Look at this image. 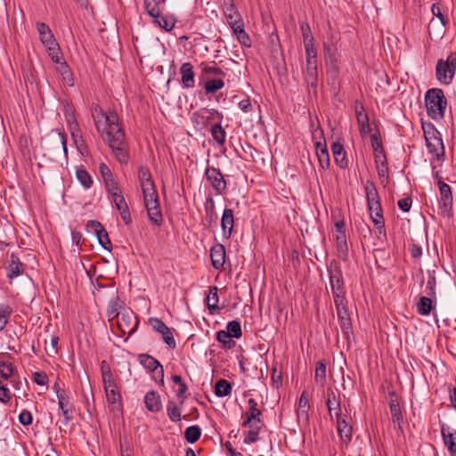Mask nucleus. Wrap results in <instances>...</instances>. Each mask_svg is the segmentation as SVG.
<instances>
[{
    "mask_svg": "<svg viewBox=\"0 0 456 456\" xmlns=\"http://www.w3.org/2000/svg\"><path fill=\"white\" fill-rule=\"evenodd\" d=\"M456 70V53H451L446 61L439 60L436 64L437 79L448 85L452 82Z\"/></svg>",
    "mask_w": 456,
    "mask_h": 456,
    "instance_id": "6",
    "label": "nucleus"
},
{
    "mask_svg": "<svg viewBox=\"0 0 456 456\" xmlns=\"http://www.w3.org/2000/svg\"><path fill=\"white\" fill-rule=\"evenodd\" d=\"M355 115L359 130L361 134H366L371 132V128L369 123V117L365 113L363 105L361 102L355 103Z\"/></svg>",
    "mask_w": 456,
    "mask_h": 456,
    "instance_id": "19",
    "label": "nucleus"
},
{
    "mask_svg": "<svg viewBox=\"0 0 456 456\" xmlns=\"http://www.w3.org/2000/svg\"><path fill=\"white\" fill-rule=\"evenodd\" d=\"M424 134L428 152L437 160L442 159L444 156V147L440 132L435 127H430L428 130H425Z\"/></svg>",
    "mask_w": 456,
    "mask_h": 456,
    "instance_id": "5",
    "label": "nucleus"
},
{
    "mask_svg": "<svg viewBox=\"0 0 456 456\" xmlns=\"http://www.w3.org/2000/svg\"><path fill=\"white\" fill-rule=\"evenodd\" d=\"M76 175L80 183L84 188L88 189L93 184V180L88 172L83 168H78L76 172Z\"/></svg>",
    "mask_w": 456,
    "mask_h": 456,
    "instance_id": "43",
    "label": "nucleus"
},
{
    "mask_svg": "<svg viewBox=\"0 0 456 456\" xmlns=\"http://www.w3.org/2000/svg\"><path fill=\"white\" fill-rule=\"evenodd\" d=\"M224 13L230 27L233 28L242 25L243 20L235 7L234 0H224Z\"/></svg>",
    "mask_w": 456,
    "mask_h": 456,
    "instance_id": "13",
    "label": "nucleus"
},
{
    "mask_svg": "<svg viewBox=\"0 0 456 456\" xmlns=\"http://www.w3.org/2000/svg\"><path fill=\"white\" fill-rule=\"evenodd\" d=\"M19 420L23 426H28L32 423V415L28 411H22L19 415Z\"/></svg>",
    "mask_w": 456,
    "mask_h": 456,
    "instance_id": "64",
    "label": "nucleus"
},
{
    "mask_svg": "<svg viewBox=\"0 0 456 456\" xmlns=\"http://www.w3.org/2000/svg\"><path fill=\"white\" fill-rule=\"evenodd\" d=\"M149 323L151 326V328L159 333L165 331L166 329L168 328L163 321L155 317L150 318Z\"/></svg>",
    "mask_w": 456,
    "mask_h": 456,
    "instance_id": "59",
    "label": "nucleus"
},
{
    "mask_svg": "<svg viewBox=\"0 0 456 456\" xmlns=\"http://www.w3.org/2000/svg\"><path fill=\"white\" fill-rule=\"evenodd\" d=\"M432 309V300L427 297H420L417 304V311L420 315H428Z\"/></svg>",
    "mask_w": 456,
    "mask_h": 456,
    "instance_id": "40",
    "label": "nucleus"
},
{
    "mask_svg": "<svg viewBox=\"0 0 456 456\" xmlns=\"http://www.w3.org/2000/svg\"><path fill=\"white\" fill-rule=\"evenodd\" d=\"M314 380L322 387H324L326 385V364L322 361H318L316 362Z\"/></svg>",
    "mask_w": 456,
    "mask_h": 456,
    "instance_id": "31",
    "label": "nucleus"
},
{
    "mask_svg": "<svg viewBox=\"0 0 456 456\" xmlns=\"http://www.w3.org/2000/svg\"><path fill=\"white\" fill-rule=\"evenodd\" d=\"M139 325L135 314L131 310H125L117 319V326L123 334H133Z\"/></svg>",
    "mask_w": 456,
    "mask_h": 456,
    "instance_id": "7",
    "label": "nucleus"
},
{
    "mask_svg": "<svg viewBox=\"0 0 456 456\" xmlns=\"http://www.w3.org/2000/svg\"><path fill=\"white\" fill-rule=\"evenodd\" d=\"M12 314V309L8 305H1L0 306V331L3 330L6 324L8 323V320L10 315Z\"/></svg>",
    "mask_w": 456,
    "mask_h": 456,
    "instance_id": "50",
    "label": "nucleus"
},
{
    "mask_svg": "<svg viewBox=\"0 0 456 456\" xmlns=\"http://www.w3.org/2000/svg\"><path fill=\"white\" fill-rule=\"evenodd\" d=\"M232 384L226 379H219L215 385V394L218 397H224L232 393Z\"/></svg>",
    "mask_w": 456,
    "mask_h": 456,
    "instance_id": "32",
    "label": "nucleus"
},
{
    "mask_svg": "<svg viewBox=\"0 0 456 456\" xmlns=\"http://www.w3.org/2000/svg\"><path fill=\"white\" fill-rule=\"evenodd\" d=\"M332 398L329 395L327 400H326V404H327V407H328V410H329V413L331 417V419H333V415H332V412L333 411L336 412H339L341 414V406H340V402L339 400H338L336 398V395L335 394L332 392Z\"/></svg>",
    "mask_w": 456,
    "mask_h": 456,
    "instance_id": "45",
    "label": "nucleus"
},
{
    "mask_svg": "<svg viewBox=\"0 0 456 456\" xmlns=\"http://www.w3.org/2000/svg\"><path fill=\"white\" fill-rule=\"evenodd\" d=\"M87 229H90L96 235L99 243L108 251L112 248V244L109 239V235L104 227L98 221L91 220L86 224Z\"/></svg>",
    "mask_w": 456,
    "mask_h": 456,
    "instance_id": "11",
    "label": "nucleus"
},
{
    "mask_svg": "<svg viewBox=\"0 0 456 456\" xmlns=\"http://www.w3.org/2000/svg\"><path fill=\"white\" fill-rule=\"evenodd\" d=\"M425 105L431 118L435 120L444 118L447 102L443 90L439 88L428 89L425 94Z\"/></svg>",
    "mask_w": 456,
    "mask_h": 456,
    "instance_id": "4",
    "label": "nucleus"
},
{
    "mask_svg": "<svg viewBox=\"0 0 456 456\" xmlns=\"http://www.w3.org/2000/svg\"><path fill=\"white\" fill-rule=\"evenodd\" d=\"M14 368L12 363L0 361V376L4 379H8L13 375Z\"/></svg>",
    "mask_w": 456,
    "mask_h": 456,
    "instance_id": "53",
    "label": "nucleus"
},
{
    "mask_svg": "<svg viewBox=\"0 0 456 456\" xmlns=\"http://www.w3.org/2000/svg\"><path fill=\"white\" fill-rule=\"evenodd\" d=\"M201 435V430L199 426H191L185 429L184 437L190 444L197 442Z\"/></svg>",
    "mask_w": 456,
    "mask_h": 456,
    "instance_id": "41",
    "label": "nucleus"
},
{
    "mask_svg": "<svg viewBox=\"0 0 456 456\" xmlns=\"http://www.w3.org/2000/svg\"><path fill=\"white\" fill-rule=\"evenodd\" d=\"M104 390H105L107 401L109 403H111V404L118 403L119 404V402L121 400V395H120L117 387H111V388H107Z\"/></svg>",
    "mask_w": 456,
    "mask_h": 456,
    "instance_id": "47",
    "label": "nucleus"
},
{
    "mask_svg": "<svg viewBox=\"0 0 456 456\" xmlns=\"http://www.w3.org/2000/svg\"><path fill=\"white\" fill-rule=\"evenodd\" d=\"M371 220L383 219L382 208L379 200L368 203Z\"/></svg>",
    "mask_w": 456,
    "mask_h": 456,
    "instance_id": "44",
    "label": "nucleus"
},
{
    "mask_svg": "<svg viewBox=\"0 0 456 456\" xmlns=\"http://www.w3.org/2000/svg\"><path fill=\"white\" fill-rule=\"evenodd\" d=\"M145 407L148 411L158 412L162 409L160 395L156 391H150L144 396Z\"/></svg>",
    "mask_w": 456,
    "mask_h": 456,
    "instance_id": "22",
    "label": "nucleus"
},
{
    "mask_svg": "<svg viewBox=\"0 0 456 456\" xmlns=\"http://www.w3.org/2000/svg\"><path fill=\"white\" fill-rule=\"evenodd\" d=\"M199 116L202 119L204 126H208L211 120L216 118H217L218 121L223 119V114L214 109H203L200 111Z\"/></svg>",
    "mask_w": 456,
    "mask_h": 456,
    "instance_id": "28",
    "label": "nucleus"
},
{
    "mask_svg": "<svg viewBox=\"0 0 456 456\" xmlns=\"http://www.w3.org/2000/svg\"><path fill=\"white\" fill-rule=\"evenodd\" d=\"M205 176L210 183L212 188L216 191V194L223 195L225 192L227 183L220 169L214 167H208L206 168Z\"/></svg>",
    "mask_w": 456,
    "mask_h": 456,
    "instance_id": "8",
    "label": "nucleus"
},
{
    "mask_svg": "<svg viewBox=\"0 0 456 456\" xmlns=\"http://www.w3.org/2000/svg\"><path fill=\"white\" fill-rule=\"evenodd\" d=\"M304 47L305 51L306 60L317 61V50L314 45V42H305L304 43Z\"/></svg>",
    "mask_w": 456,
    "mask_h": 456,
    "instance_id": "54",
    "label": "nucleus"
},
{
    "mask_svg": "<svg viewBox=\"0 0 456 456\" xmlns=\"http://www.w3.org/2000/svg\"><path fill=\"white\" fill-rule=\"evenodd\" d=\"M213 139L219 145H224L226 138V132L221 126V121L214 124L210 129Z\"/></svg>",
    "mask_w": 456,
    "mask_h": 456,
    "instance_id": "33",
    "label": "nucleus"
},
{
    "mask_svg": "<svg viewBox=\"0 0 456 456\" xmlns=\"http://www.w3.org/2000/svg\"><path fill=\"white\" fill-rule=\"evenodd\" d=\"M436 178H437V184L440 192V208L443 213L449 215L452 208V194L451 187L441 180L438 172L435 173Z\"/></svg>",
    "mask_w": 456,
    "mask_h": 456,
    "instance_id": "9",
    "label": "nucleus"
},
{
    "mask_svg": "<svg viewBox=\"0 0 456 456\" xmlns=\"http://www.w3.org/2000/svg\"><path fill=\"white\" fill-rule=\"evenodd\" d=\"M36 26L39 33L40 41L45 46L53 45V43L56 42V39L48 25L45 22H37Z\"/></svg>",
    "mask_w": 456,
    "mask_h": 456,
    "instance_id": "25",
    "label": "nucleus"
},
{
    "mask_svg": "<svg viewBox=\"0 0 456 456\" xmlns=\"http://www.w3.org/2000/svg\"><path fill=\"white\" fill-rule=\"evenodd\" d=\"M301 31L304 39V43L305 42H314V38L312 35L311 28L307 23H303L301 25Z\"/></svg>",
    "mask_w": 456,
    "mask_h": 456,
    "instance_id": "61",
    "label": "nucleus"
},
{
    "mask_svg": "<svg viewBox=\"0 0 456 456\" xmlns=\"http://www.w3.org/2000/svg\"><path fill=\"white\" fill-rule=\"evenodd\" d=\"M331 151L336 164L338 165L340 168H346L348 166V160L343 145L338 142H333L331 145Z\"/></svg>",
    "mask_w": 456,
    "mask_h": 456,
    "instance_id": "23",
    "label": "nucleus"
},
{
    "mask_svg": "<svg viewBox=\"0 0 456 456\" xmlns=\"http://www.w3.org/2000/svg\"><path fill=\"white\" fill-rule=\"evenodd\" d=\"M140 363L149 371H156L158 370V376L160 378L161 384L164 383V370L160 362L155 359L153 356L150 354H140L139 355Z\"/></svg>",
    "mask_w": 456,
    "mask_h": 456,
    "instance_id": "14",
    "label": "nucleus"
},
{
    "mask_svg": "<svg viewBox=\"0 0 456 456\" xmlns=\"http://www.w3.org/2000/svg\"><path fill=\"white\" fill-rule=\"evenodd\" d=\"M234 227L233 210L232 208H224L221 218V228L223 237L226 240L230 239Z\"/></svg>",
    "mask_w": 456,
    "mask_h": 456,
    "instance_id": "16",
    "label": "nucleus"
},
{
    "mask_svg": "<svg viewBox=\"0 0 456 456\" xmlns=\"http://www.w3.org/2000/svg\"><path fill=\"white\" fill-rule=\"evenodd\" d=\"M206 212V220L210 225L216 219V205L212 197H208L204 204Z\"/></svg>",
    "mask_w": 456,
    "mask_h": 456,
    "instance_id": "36",
    "label": "nucleus"
},
{
    "mask_svg": "<svg viewBox=\"0 0 456 456\" xmlns=\"http://www.w3.org/2000/svg\"><path fill=\"white\" fill-rule=\"evenodd\" d=\"M183 400H180V403L170 400L167 404V416L173 422H178L182 418V406L183 404Z\"/></svg>",
    "mask_w": 456,
    "mask_h": 456,
    "instance_id": "26",
    "label": "nucleus"
},
{
    "mask_svg": "<svg viewBox=\"0 0 456 456\" xmlns=\"http://www.w3.org/2000/svg\"><path fill=\"white\" fill-rule=\"evenodd\" d=\"M45 47L47 49L48 54L51 57L52 61L57 64H59V66H61V63L63 62L64 61L62 58L61 50L60 45L57 43V41L53 43V45H45Z\"/></svg>",
    "mask_w": 456,
    "mask_h": 456,
    "instance_id": "35",
    "label": "nucleus"
},
{
    "mask_svg": "<svg viewBox=\"0 0 456 456\" xmlns=\"http://www.w3.org/2000/svg\"><path fill=\"white\" fill-rule=\"evenodd\" d=\"M389 408L392 415V420L394 423H397L398 428H402L403 413L399 404L397 395L395 391L388 393Z\"/></svg>",
    "mask_w": 456,
    "mask_h": 456,
    "instance_id": "17",
    "label": "nucleus"
},
{
    "mask_svg": "<svg viewBox=\"0 0 456 456\" xmlns=\"http://www.w3.org/2000/svg\"><path fill=\"white\" fill-rule=\"evenodd\" d=\"M24 272V265L20 261L19 256L12 253L10 256V264L8 265V274L10 279L18 277Z\"/></svg>",
    "mask_w": 456,
    "mask_h": 456,
    "instance_id": "24",
    "label": "nucleus"
},
{
    "mask_svg": "<svg viewBox=\"0 0 456 456\" xmlns=\"http://www.w3.org/2000/svg\"><path fill=\"white\" fill-rule=\"evenodd\" d=\"M57 397L59 407L62 411V415L64 416L66 422H68L73 418L71 406L69 402L65 401L64 392H58Z\"/></svg>",
    "mask_w": 456,
    "mask_h": 456,
    "instance_id": "30",
    "label": "nucleus"
},
{
    "mask_svg": "<svg viewBox=\"0 0 456 456\" xmlns=\"http://www.w3.org/2000/svg\"><path fill=\"white\" fill-rule=\"evenodd\" d=\"M164 342L172 349L176 346L175 340L173 336V332L170 328H167L165 331L160 332Z\"/></svg>",
    "mask_w": 456,
    "mask_h": 456,
    "instance_id": "58",
    "label": "nucleus"
},
{
    "mask_svg": "<svg viewBox=\"0 0 456 456\" xmlns=\"http://www.w3.org/2000/svg\"><path fill=\"white\" fill-rule=\"evenodd\" d=\"M332 294H333V299H334V304H335L336 308L339 307V306L346 305V291H342L341 293L335 292Z\"/></svg>",
    "mask_w": 456,
    "mask_h": 456,
    "instance_id": "62",
    "label": "nucleus"
},
{
    "mask_svg": "<svg viewBox=\"0 0 456 456\" xmlns=\"http://www.w3.org/2000/svg\"><path fill=\"white\" fill-rule=\"evenodd\" d=\"M272 384L274 387L279 388L282 385V374L277 370L276 366L272 367L271 375Z\"/></svg>",
    "mask_w": 456,
    "mask_h": 456,
    "instance_id": "60",
    "label": "nucleus"
},
{
    "mask_svg": "<svg viewBox=\"0 0 456 456\" xmlns=\"http://www.w3.org/2000/svg\"><path fill=\"white\" fill-rule=\"evenodd\" d=\"M224 86V82L222 79H209L206 81L204 88L207 94L216 93Z\"/></svg>",
    "mask_w": 456,
    "mask_h": 456,
    "instance_id": "46",
    "label": "nucleus"
},
{
    "mask_svg": "<svg viewBox=\"0 0 456 456\" xmlns=\"http://www.w3.org/2000/svg\"><path fill=\"white\" fill-rule=\"evenodd\" d=\"M216 340L223 345L225 349H232L235 346V341L232 339V336L226 330H219L216 332Z\"/></svg>",
    "mask_w": 456,
    "mask_h": 456,
    "instance_id": "38",
    "label": "nucleus"
},
{
    "mask_svg": "<svg viewBox=\"0 0 456 456\" xmlns=\"http://www.w3.org/2000/svg\"><path fill=\"white\" fill-rule=\"evenodd\" d=\"M210 257L215 269H220L225 263V248L222 244H216L211 248Z\"/></svg>",
    "mask_w": 456,
    "mask_h": 456,
    "instance_id": "21",
    "label": "nucleus"
},
{
    "mask_svg": "<svg viewBox=\"0 0 456 456\" xmlns=\"http://www.w3.org/2000/svg\"><path fill=\"white\" fill-rule=\"evenodd\" d=\"M320 166L322 169H327L330 167V156L327 149L318 150L316 153Z\"/></svg>",
    "mask_w": 456,
    "mask_h": 456,
    "instance_id": "55",
    "label": "nucleus"
},
{
    "mask_svg": "<svg viewBox=\"0 0 456 456\" xmlns=\"http://www.w3.org/2000/svg\"><path fill=\"white\" fill-rule=\"evenodd\" d=\"M57 69L61 74L64 80L67 81L68 85H73V77L70 72V69L66 61L61 63V66H58Z\"/></svg>",
    "mask_w": 456,
    "mask_h": 456,
    "instance_id": "51",
    "label": "nucleus"
},
{
    "mask_svg": "<svg viewBox=\"0 0 456 456\" xmlns=\"http://www.w3.org/2000/svg\"><path fill=\"white\" fill-rule=\"evenodd\" d=\"M144 5L150 16H151L153 19L159 18L160 12L157 3L154 1L145 0Z\"/></svg>",
    "mask_w": 456,
    "mask_h": 456,
    "instance_id": "52",
    "label": "nucleus"
},
{
    "mask_svg": "<svg viewBox=\"0 0 456 456\" xmlns=\"http://www.w3.org/2000/svg\"><path fill=\"white\" fill-rule=\"evenodd\" d=\"M34 381L40 386L46 385L48 381V377L44 371H37L33 375Z\"/></svg>",
    "mask_w": 456,
    "mask_h": 456,
    "instance_id": "63",
    "label": "nucleus"
},
{
    "mask_svg": "<svg viewBox=\"0 0 456 456\" xmlns=\"http://www.w3.org/2000/svg\"><path fill=\"white\" fill-rule=\"evenodd\" d=\"M154 22L157 23L161 28H164L167 31H170L175 26L174 19L161 16L160 14L159 19H154Z\"/></svg>",
    "mask_w": 456,
    "mask_h": 456,
    "instance_id": "49",
    "label": "nucleus"
},
{
    "mask_svg": "<svg viewBox=\"0 0 456 456\" xmlns=\"http://www.w3.org/2000/svg\"><path fill=\"white\" fill-rule=\"evenodd\" d=\"M367 204L370 202H374L375 200H379V197L377 191V189L373 183H370L365 187Z\"/></svg>",
    "mask_w": 456,
    "mask_h": 456,
    "instance_id": "57",
    "label": "nucleus"
},
{
    "mask_svg": "<svg viewBox=\"0 0 456 456\" xmlns=\"http://www.w3.org/2000/svg\"><path fill=\"white\" fill-rule=\"evenodd\" d=\"M337 431L342 443L346 446L352 439V426L349 425L346 416L336 412Z\"/></svg>",
    "mask_w": 456,
    "mask_h": 456,
    "instance_id": "12",
    "label": "nucleus"
},
{
    "mask_svg": "<svg viewBox=\"0 0 456 456\" xmlns=\"http://www.w3.org/2000/svg\"><path fill=\"white\" fill-rule=\"evenodd\" d=\"M232 30L241 45L250 46V38L244 29V24L240 26L238 25V27L233 28Z\"/></svg>",
    "mask_w": 456,
    "mask_h": 456,
    "instance_id": "42",
    "label": "nucleus"
},
{
    "mask_svg": "<svg viewBox=\"0 0 456 456\" xmlns=\"http://www.w3.org/2000/svg\"><path fill=\"white\" fill-rule=\"evenodd\" d=\"M92 117L97 131L112 150L117 160L120 163H127L129 154L126 150L125 133L118 123L117 113L114 111L105 113L99 105H95L92 108Z\"/></svg>",
    "mask_w": 456,
    "mask_h": 456,
    "instance_id": "1",
    "label": "nucleus"
},
{
    "mask_svg": "<svg viewBox=\"0 0 456 456\" xmlns=\"http://www.w3.org/2000/svg\"><path fill=\"white\" fill-rule=\"evenodd\" d=\"M120 307L121 305L118 297L110 299L107 308V316L110 320L118 319L120 316L121 313L118 312Z\"/></svg>",
    "mask_w": 456,
    "mask_h": 456,
    "instance_id": "37",
    "label": "nucleus"
},
{
    "mask_svg": "<svg viewBox=\"0 0 456 456\" xmlns=\"http://www.w3.org/2000/svg\"><path fill=\"white\" fill-rule=\"evenodd\" d=\"M207 305L211 314H214L219 310L218 307V294H217V288L212 287L209 289V294L207 297Z\"/></svg>",
    "mask_w": 456,
    "mask_h": 456,
    "instance_id": "34",
    "label": "nucleus"
},
{
    "mask_svg": "<svg viewBox=\"0 0 456 456\" xmlns=\"http://www.w3.org/2000/svg\"><path fill=\"white\" fill-rule=\"evenodd\" d=\"M305 81L306 84L316 91L318 85V63L317 61H305Z\"/></svg>",
    "mask_w": 456,
    "mask_h": 456,
    "instance_id": "15",
    "label": "nucleus"
},
{
    "mask_svg": "<svg viewBox=\"0 0 456 456\" xmlns=\"http://www.w3.org/2000/svg\"><path fill=\"white\" fill-rule=\"evenodd\" d=\"M373 139L375 142H373L372 146L374 150V159L377 165L378 174L380 177H387V162L382 143L376 137H373Z\"/></svg>",
    "mask_w": 456,
    "mask_h": 456,
    "instance_id": "10",
    "label": "nucleus"
},
{
    "mask_svg": "<svg viewBox=\"0 0 456 456\" xmlns=\"http://www.w3.org/2000/svg\"><path fill=\"white\" fill-rule=\"evenodd\" d=\"M181 82L184 88H192L195 86V74L190 62H184L180 68Z\"/></svg>",
    "mask_w": 456,
    "mask_h": 456,
    "instance_id": "20",
    "label": "nucleus"
},
{
    "mask_svg": "<svg viewBox=\"0 0 456 456\" xmlns=\"http://www.w3.org/2000/svg\"><path fill=\"white\" fill-rule=\"evenodd\" d=\"M441 434L444 445L447 447L451 456H456V431L452 432L450 427L441 425Z\"/></svg>",
    "mask_w": 456,
    "mask_h": 456,
    "instance_id": "18",
    "label": "nucleus"
},
{
    "mask_svg": "<svg viewBox=\"0 0 456 456\" xmlns=\"http://www.w3.org/2000/svg\"><path fill=\"white\" fill-rule=\"evenodd\" d=\"M227 332L232 338H240L242 335L240 323L238 321H231L227 324Z\"/></svg>",
    "mask_w": 456,
    "mask_h": 456,
    "instance_id": "48",
    "label": "nucleus"
},
{
    "mask_svg": "<svg viewBox=\"0 0 456 456\" xmlns=\"http://www.w3.org/2000/svg\"><path fill=\"white\" fill-rule=\"evenodd\" d=\"M339 321V326L342 331V334L344 338L349 341L352 335H353V327H352V322L350 317H342L341 319H338Z\"/></svg>",
    "mask_w": 456,
    "mask_h": 456,
    "instance_id": "39",
    "label": "nucleus"
},
{
    "mask_svg": "<svg viewBox=\"0 0 456 456\" xmlns=\"http://www.w3.org/2000/svg\"><path fill=\"white\" fill-rule=\"evenodd\" d=\"M105 188L108 191V192L111 195V198L116 197V195H118L121 193L120 188L118 184V183L112 178L109 179V181H106L104 183Z\"/></svg>",
    "mask_w": 456,
    "mask_h": 456,
    "instance_id": "56",
    "label": "nucleus"
},
{
    "mask_svg": "<svg viewBox=\"0 0 456 456\" xmlns=\"http://www.w3.org/2000/svg\"><path fill=\"white\" fill-rule=\"evenodd\" d=\"M248 411L241 416L243 419L242 427L248 428V430L245 432L243 441L245 444H252L258 441L259 430L262 428L264 424L260 418L262 416V411L257 407V402L255 399L250 398L248 400Z\"/></svg>",
    "mask_w": 456,
    "mask_h": 456,
    "instance_id": "3",
    "label": "nucleus"
},
{
    "mask_svg": "<svg viewBox=\"0 0 456 456\" xmlns=\"http://www.w3.org/2000/svg\"><path fill=\"white\" fill-rule=\"evenodd\" d=\"M138 179L142 187L144 207L149 219L151 224L160 226L163 223V216L160 210L159 195L148 167L139 166Z\"/></svg>",
    "mask_w": 456,
    "mask_h": 456,
    "instance_id": "2",
    "label": "nucleus"
},
{
    "mask_svg": "<svg viewBox=\"0 0 456 456\" xmlns=\"http://www.w3.org/2000/svg\"><path fill=\"white\" fill-rule=\"evenodd\" d=\"M330 282L332 293L345 291L344 281L340 271L331 272L330 274Z\"/></svg>",
    "mask_w": 456,
    "mask_h": 456,
    "instance_id": "29",
    "label": "nucleus"
},
{
    "mask_svg": "<svg viewBox=\"0 0 456 456\" xmlns=\"http://www.w3.org/2000/svg\"><path fill=\"white\" fill-rule=\"evenodd\" d=\"M337 249L338 257L346 260L348 254L346 237L344 231H338L336 235Z\"/></svg>",
    "mask_w": 456,
    "mask_h": 456,
    "instance_id": "27",
    "label": "nucleus"
}]
</instances>
